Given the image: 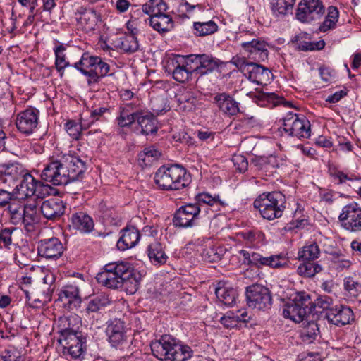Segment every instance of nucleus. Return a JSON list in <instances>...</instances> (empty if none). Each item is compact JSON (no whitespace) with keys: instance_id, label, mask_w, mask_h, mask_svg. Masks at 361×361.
Instances as JSON below:
<instances>
[{"instance_id":"obj_1","label":"nucleus","mask_w":361,"mask_h":361,"mask_svg":"<svg viewBox=\"0 0 361 361\" xmlns=\"http://www.w3.org/2000/svg\"><path fill=\"white\" fill-rule=\"evenodd\" d=\"M195 200V203L181 206L176 212L173 218V224L176 227L188 228L193 226L195 219L199 216L203 205L213 207L216 211H218L220 209V207L227 204L220 198L219 195L212 196L207 192L198 194Z\"/></svg>"},{"instance_id":"obj_46","label":"nucleus","mask_w":361,"mask_h":361,"mask_svg":"<svg viewBox=\"0 0 361 361\" xmlns=\"http://www.w3.org/2000/svg\"><path fill=\"white\" fill-rule=\"evenodd\" d=\"M90 127V123H86V120L81 118L80 124L77 123L74 121H69L66 124V130L68 134L74 140H78L81 130L87 129Z\"/></svg>"},{"instance_id":"obj_54","label":"nucleus","mask_w":361,"mask_h":361,"mask_svg":"<svg viewBox=\"0 0 361 361\" xmlns=\"http://www.w3.org/2000/svg\"><path fill=\"white\" fill-rule=\"evenodd\" d=\"M179 107L183 111H190L195 106V98L190 93L182 94L176 97Z\"/></svg>"},{"instance_id":"obj_47","label":"nucleus","mask_w":361,"mask_h":361,"mask_svg":"<svg viewBox=\"0 0 361 361\" xmlns=\"http://www.w3.org/2000/svg\"><path fill=\"white\" fill-rule=\"evenodd\" d=\"M224 252L225 250L221 247L209 246L203 250L202 257L207 262H215L221 259Z\"/></svg>"},{"instance_id":"obj_22","label":"nucleus","mask_w":361,"mask_h":361,"mask_svg":"<svg viewBox=\"0 0 361 361\" xmlns=\"http://www.w3.org/2000/svg\"><path fill=\"white\" fill-rule=\"evenodd\" d=\"M20 183L13 188L15 197L18 200H25L35 195L36 179L29 173H25L19 180Z\"/></svg>"},{"instance_id":"obj_34","label":"nucleus","mask_w":361,"mask_h":361,"mask_svg":"<svg viewBox=\"0 0 361 361\" xmlns=\"http://www.w3.org/2000/svg\"><path fill=\"white\" fill-rule=\"evenodd\" d=\"M23 224L27 231H32L35 224L40 221L38 209L35 204H28L24 206Z\"/></svg>"},{"instance_id":"obj_35","label":"nucleus","mask_w":361,"mask_h":361,"mask_svg":"<svg viewBox=\"0 0 361 361\" xmlns=\"http://www.w3.org/2000/svg\"><path fill=\"white\" fill-rule=\"evenodd\" d=\"M58 342L63 346V353L66 355V350L68 348H72L74 347H79V345L82 343H86V339L82 336L80 331L75 333H71V334H65L64 336L59 337Z\"/></svg>"},{"instance_id":"obj_42","label":"nucleus","mask_w":361,"mask_h":361,"mask_svg":"<svg viewBox=\"0 0 361 361\" xmlns=\"http://www.w3.org/2000/svg\"><path fill=\"white\" fill-rule=\"evenodd\" d=\"M65 50L66 47L62 44L56 47L54 49L56 68L61 77L63 75L65 68L71 66L70 63L66 60Z\"/></svg>"},{"instance_id":"obj_9","label":"nucleus","mask_w":361,"mask_h":361,"mask_svg":"<svg viewBox=\"0 0 361 361\" xmlns=\"http://www.w3.org/2000/svg\"><path fill=\"white\" fill-rule=\"evenodd\" d=\"M247 304L257 310L269 309L272 298L269 290L259 284H253L246 288Z\"/></svg>"},{"instance_id":"obj_50","label":"nucleus","mask_w":361,"mask_h":361,"mask_svg":"<svg viewBox=\"0 0 361 361\" xmlns=\"http://www.w3.org/2000/svg\"><path fill=\"white\" fill-rule=\"evenodd\" d=\"M24 206L20 204L10 203L8 204V212L10 214L11 221L14 225L23 223L24 214Z\"/></svg>"},{"instance_id":"obj_7","label":"nucleus","mask_w":361,"mask_h":361,"mask_svg":"<svg viewBox=\"0 0 361 361\" xmlns=\"http://www.w3.org/2000/svg\"><path fill=\"white\" fill-rule=\"evenodd\" d=\"M239 253L243 257L244 264L254 266L257 268L269 267L273 269L284 267L288 265V259L283 254L263 256L262 255L247 250H241Z\"/></svg>"},{"instance_id":"obj_39","label":"nucleus","mask_w":361,"mask_h":361,"mask_svg":"<svg viewBox=\"0 0 361 361\" xmlns=\"http://www.w3.org/2000/svg\"><path fill=\"white\" fill-rule=\"evenodd\" d=\"M98 58L99 56H94L90 55L88 53H84L80 61L75 63L73 66L84 75L88 77L90 70L92 69Z\"/></svg>"},{"instance_id":"obj_12","label":"nucleus","mask_w":361,"mask_h":361,"mask_svg":"<svg viewBox=\"0 0 361 361\" xmlns=\"http://www.w3.org/2000/svg\"><path fill=\"white\" fill-rule=\"evenodd\" d=\"M61 164V161L58 159L47 164L41 173V178L55 185H66L75 181Z\"/></svg>"},{"instance_id":"obj_17","label":"nucleus","mask_w":361,"mask_h":361,"mask_svg":"<svg viewBox=\"0 0 361 361\" xmlns=\"http://www.w3.org/2000/svg\"><path fill=\"white\" fill-rule=\"evenodd\" d=\"M241 47L250 58L256 61H264L268 58L267 44L259 37L242 42Z\"/></svg>"},{"instance_id":"obj_19","label":"nucleus","mask_w":361,"mask_h":361,"mask_svg":"<svg viewBox=\"0 0 361 361\" xmlns=\"http://www.w3.org/2000/svg\"><path fill=\"white\" fill-rule=\"evenodd\" d=\"M63 252V246L56 238L44 239L38 245V253L40 256L47 259L59 257Z\"/></svg>"},{"instance_id":"obj_14","label":"nucleus","mask_w":361,"mask_h":361,"mask_svg":"<svg viewBox=\"0 0 361 361\" xmlns=\"http://www.w3.org/2000/svg\"><path fill=\"white\" fill-rule=\"evenodd\" d=\"M39 111L35 108H27L16 115L15 124L18 131L29 135L38 125Z\"/></svg>"},{"instance_id":"obj_58","label":"nucleus","mask_w":361,"mask_h":361,"mask_svg":"<svg viewBox=\"0 0 361 361\" xmlns=\"http://www.w3.org/2000/svg\"><path fill=\"white\" fill-rule=\"evenodd\" d=\"M16 199L13 188L0 186V207L8 205L12 200Z\"/></svg>"},{"instance_id":"obj_60","label":"nucleus","mask_w":361,"mask_h":361,"mask_svg":"<svg viewBox=\"0 0 361 361\" xmlns=\"http://www.w3.org/2000/svg\"><path fill=\"white\" fill-rule=\"evenodd\" d=\"M35 190V191L34 195H35L37 198L43 199L47 195L51 194L52 188L47 184H44L42 182L36 180Z\"/></svg>"},{"instance_id":"obj_48","label":"nucleus","mask_w":361,"mask_h":361,"mask_svg":"<svg viewBox=\"0 0 361 361\" xmlns=\"http://www.w3.org/2000/svg\"><path fill=\"white\" fill-rule=\"evenodd\" d=\"M194 29L195 30V35L198 36H206L212 35L217 31V25L210 20L208 22H195L194 23Z\"/></svg>"},{"instance_id":"obj_25","label":"nucleus","mask_w":361,"mask_h":361,"mask_svg":"<svg viewBox=\"0 0 361 361\" xmlns=\"http://www.w3.org/2000/svg\"><path fill=\"white\" fill-rule=\"evenodd\" d=\"M59 298L65 305H68L70 309L78 307L81 303L79 288L73 284L63 286L61 290Z\"/></svg>"},{"instance_id":"obj_31","label":"nucleus","mask_w":361,"mask_h":361,"mask_svg":"<svg viewBox=\"0 0 361 361\" xmlns=\"http://www.w3.org/2000/svg\"><path fill=\"white\" fill-rule=\"evenodd\" d=\"M149 258L154 264H164L166 262L168 256L165 253L162 245L157 241L150 243L147 248Z\"/></svg>"},{"instance_id":"obj_2","label":"nucleus","mask_w":361,"mask_h":361,"mask_svg":"<svg viewBox=\"0 0 361 361\" xmlns=\"http://www.w3.org/2000/svg\"><path fill=\"white\" fill-rule=\"evenodd\" d=\"M150 346L153 355L161 361H186L193 354L190 347L180 344L169 335L162 336Z\"/></svg>"},{"instance_id":"obj_28","label":"nucleus","mask_w":361,"mask_h":361,"mask_svg":"<svg viewBox=\"0 0 361 361\" xmlns=\"http://www.w3.org/2000/svg\"><path fill=\"white\" fill-rule=\"evenodd\" d=\"M149 25L160 34L170 32L174 27L171 16L166 12L149 17Z\"/></svg>"},{"instance_id":"obj_56","label":"nucleus","mask_w":361,"mask_h":361,"mask_svg":"<svg viewBox=\"0 0 361 361\" xmlns=\"http://www.w3.org/2000/svg\"><path fill=\"white\" fill-rule=\"evenodd\" d=\"M108 303V300L104 296H97L90 300L87 307V312H97Z\"/></svg>"},{"instance_id":"obj_49","label":"nucleus","mask_w":361,"mask_h":361,"mask_svg":"<svg viewBox=\"0 0 361 361\" xmlns=\"http://www.w3.org/2000/svg\"><path fill=\"white\" fill-rule=\"evenodd\" d=\"M140 114V112L136 111L130 113L127 108H123L118 118V124L121 127L129 126L135 121H137Z\"/></svg>"},{"instance_id":"obj_59","label":"nucleus","mask_w":361,"mask_h":361,"mask_svg":"<svg viewBox=\"0 0 361 361\" xmlns=\"http://www.w3.org/2000/svg\"><path fill=\"white\" fill-rule=\"evenodd\" d=\"M255 97L259 102L267 101L268 102L274 103V105L278 104L279 103H280L281 100L283 99V98L279 97L274 92H265L263 91L257 92L255 95Z\"/></svg>"},{"instance_id":"obj_18","label":"nucleus","mask_w":361,"mask_h":361,"mask_svg":"<svg viewBox=\"0 0 361 361\" xmlns=\"http://www.w3.org/2000/svg\"><path fill=\"white\" fill-rule=\"evenodd\" d=\"M326 318L328 321L336 326H344L353 320V312L352 310L344 305H336L329 309L326 313Z\"/></svg>"},{"instance_id":"obj_57","label":"nucleus","mask_w":361,"mask_h":361,"mask_svg":"<svg viewBox=\"0 0 361 361\" xmlns=\"http://www.w3.org/2000/svg\"><path fill=\"white\" fill-rule=\"evenodd\" d=\"M319 333V328L314 322H308L307 325L304 326L302 330V336L304 340H310L315 338Z\"/></svg>"},{"instance_id":"obj_6","label":"nucleus","mask_w":361,"mask_h":361,"mask_svg":"<svg viewBox=\"0 0 361 361\" xmlns=\"http://www.w3.org/2000/svg\"><path fill=\"white\" fill-rule=\"evenodd\" d=\"M314 310L315 305L310 295L305 292H298L284 305L283 314L285 317L300 323L307 319Z\"/></svg>"},{"instance_id":"obj_64","label":"nucleus","mask_w":361,"mask_h":361,"mask_svg":"<svg viewBox=\"0 0 361 361\" xmlns=\"http://www.w3.org/2000/svg\"><path fill=\"white\" fill-rule=\"evenodd\" d=\"M14 228H6L0 232V245L8 247L12 243L11 235Z\"/></svg>"},{"instance_id":"obj_30","label":"nucleus","mask_w":361,"mask_h":361,"mask_svg":"<svg viewBox=\"0 0 361 361\" xmlns=\"http://www.w3.org/2000/svg\"><path fill=\"white\" fill-rule=\"evenodd\" d=\"M110 69L109 65L103 61L102 59L99 57L97 61L93 66L90 73L88 75L87 83L90 86L97 84L99 82V78L106 76Z\"/></svg>"},{"instance_id":"obj_21","label":"nucleus","mask_w":361,"mask_h":361,"mask_svg":"<svg viewBox=\"0 0 361 361\" xmlns=\"http://www.w3.org/2000/svg\"><path fill=\"white\" fill-rule=\"evenodd\" d=\"M168 63V68L172 72L173 79L179 82H186L195 72L193 68L187 67L184 58L180 56L172 59Z\"/></svg>"},{"instance_id":"obj_36","label":"nucleus","mask_w":361,"mask_h":361,"mask_svg":"<svg viewBox=\"0 0 361 361\" xmlns=\"http://www.w3.org/2000/svg\"><path fill=\"white\" fill-rule=\"evenodd\" d=\"M215 293L219 301L227 306H232L238 296L237 290L228 286L216 288Z\"/></svg>"},{"instance_id":"obj_27","label":"nucleus","mask_w":361,"mask_h":361,"mask_svg":"<svg viewBox=\"0 0 361 361\" xmlns=\"http://www.w3.org/2000/svg\"><path fill=\"white\" fill-rule=\"evenodd\" d=\"M71 226L82 233H90L94 228L92 219L83 212H74L70 216Z\"/></svg>"},{"instance_id":"obj_52","label":"nucleus","mask_w":361,"mask_h":361,"mask_svg":"<svg viewBox=\"0 0 361 361\" xmlns=\"http://www.w3.org/2000/svg\"><path fill=\"white\" fill-rule=\"evenodd\" d=\"M120 47L125 52L133 53L139 48L138 41L135 34L128 35L121 39Z\"/></svg>"},{"instance_id":"obj_29","label":"nucleus","mask_w":361,"mask_h":361,"mask_svg":"<svg viewBox=\"0 0 361 361\" xmlns=\"http://www.w3.org/2000/svg\"><path fill=\"white\" fill-rule=\"evenodd\" d=\"M214 101L218 107L227 115L234 116L240 111L238 103L226 93L217 94Z\"/></svg>"},{"instance_id":"obj_33","label":"nucleus","mask_w":361,"mask_h":361,"mask_svg":"<svg viewBox=\"0 0 361 361\" xmlns=\"http://www.w3.org/2000/svg\"><path fill=\"white\" fill-rule=\"evenodd\" d=\"M248 78L258 85L262 84L269 76V71L264 66L256 63L250 62L249 64Z\"/></svg>"},{"instance_id":"obj_24","label":"nucleus","mask_w":361,"mask_h":361,"mask_svg":"<svg viewBox=\"0 0 361 361\" xmlns=\"http://www.w3.org/2000/svg\"><path fill=\"white\" fill-rule=\"evenodd\" d=\"M122 235L117 242L120 250H126L137 245L140 240V233L135 226H126L122 230Z\"/></svg>"},{"instance_id":"obj_53","label":"nucleus","mask_w":361,"mask_h":361,"mask_svg":"<svg viewBox=\"0 0 361 361\" xmlns=\"http://www.w3.org/2000/svg\"><path fill=\"white\" fill-rule=\"evenodd\" d=\"M98 16L93 9L86 11L80 17V22L85 25V29L93 30L97 25Z\"/></svg>"},{"instance_id":"obj_55","label":"nucleus","mask_w":361,"mask_h":361,"mask_svg":"<svg viewBox=\"0 0 361 361\" xmlns=\"http://www.w3.org/2000/svg\"><path fill=\"white\" fill-rule=\"evenodd\" d=\"M298 49L303 51L321 50L325 46V42L323 40L318 42H306L300 41L298 44Z\"/></svg>"},{"instance_id":"obj_51","label":"nucleus","mask_w":361,"mask_h":361,"mask_svg":"<svg viewBox=\"0 0 361 361\" xmlns=\"http://www.w3.org/2000/svg\"><path fill=\"white\" fill-rule=\"evenodd\" d=\"M322 271V267L317 263L312 261H305L298 268V272L307 277L314 276L316 274Z\"/></svg>"},{"instance_id":"obj_13","label":"nucleus","mask_w":361,"mask_h":361,"mask_svg":"<svg viewBox=\"0 0 361 361\" xmlns=\"http://www.w3.org/2000/svg\"><path fill=\"white\" fill-rule=\"evenodd\" d=\"M25 171L18 162H6L0 164V186L13 188Z\"/></svg>"},{"instance_id":"obj_23","label":"nucleus","mask_w":361,"mask_h":361,"mask_svg":"<svg viewBox=\"0 0 361 361\" xmlns=\"http://www.w3.org/2000/svg\"><path fill=\"white\" fill-rule=\"evenodd\" d=\"M106 334L113 347L122 345L126 339L124 322L120 319L111 321L106 329Z\"/></svg>"},{"instance_id":"obj_41","label":"nucleus","mask_w":361,"mask_h":361,"mask_svg":"<svg viewBox=\"0 0 361 361\" xmlns=\"http://www.w3.org/2000/svg\"><path fill=\"white\" fill-rule=\"evenodd\" d=\"M167 9L168 6L163 0H149L142 5V11L150 17L165 13Z\"/></svg>"},{"instance_id":"obj_16","label":"nucleus","mask_w":361,"mask_h":361,"mask_svg":"<svg viewBox=\"0 0 361 361\" xmlns=\"http://www.w3.org/2000/svg\"><path fill=\"white\" fill-rule=\"evenodd\" d=\"M59 160L65 170H67L72 180H78L82 178L86 170V164L79 157L68 154H63Z\"/></svg>"},{"instance_id":"obj_43","label":"nucleus","mask_w":361,"mask_h":361,"mask_svg":"<svg viewBox=\"0 0 361 361\" xmlns=\"http://www.w3.org/2000/svg\"><path fill=\"white\" fill-rule=\"evenodd\" d=\"M320 250L319 246L315 243L305 245L302 250L298 252V259L300 260L313 261L319 255Z\"/></svg>"},{"instance_id":"obj_37","label":"nucleus","mask_w":361,"mask_h":361,"mask_svg":"<svg viewBox=\"0 0 361 361\" xmlns=\"http://www.w3.org/2000/svg\"><path fill=\"white\" fill-rule=\"evenodd\" d=\"M161 155V152L154 146L145 147L138 154V161L142 166H150L157 161Z\"/></svg>"},{"instance_id":"obj_45","label":"nucleus","mask_w":361,"mask_h":361,"mask_svg":"<svg viewBox=\"0 0 361 361\" xmlns=\"http://www.w3.org/2000/svg\"><path fill=\"white\" fill-rule=\"evenodd\" d=\"M338 11L336 7L330 6L328 8V13L322 24L319 26V30L325 32L334 28L338 18Z\"/></svg>"},{"instance_id":"obj_26","label":"nucleus","mask_w":361,"mask_h":361,"mask_svg":"<svg viewBox=\"0 0 361 361\" xmlns=\"http://www.w3.org/2000/svg\"><path fill=\"white\" fill-rule=\"evenodd\" d=\"M253 163L262 174L270 176L276 172V169L282 164V160L275 156L262 157L257 158Z\"/></svg>"},{"instance_id":"obj_5","label":"nucleus","mask_w":361,"mask_h":361,"mask_svg":"<svg viewBox=\"0 0 361 361\" xmlns=\"http://www.w3.org/2000/svg\"><path fill=\"white\" fill-rule=\"evenodd\" d=\"M130 274V264L127 262L117 261L104 266L96 276L97 282L111 289L121 288L123 281Z\"/></svg>"},{"instance_id":"obj_20","label":"nucleus","mask_w":361,"mask_h":361,"mask_svg":"<svg viewBox=\"0 0 361 361\" xmlns=\"http://www.w3.org/2000/svg\"><path fill=\"white\" fill-rule=\"evenodd\" d=\"M66 206L63 200L58 197H52L42 202L40 210L44 218L56 220L65 212Z\"/></svg>"},{"instance_id":"obj_61","label":"nucleus","mask_w":361,"mask_h":361,"mask_svg":"<svg viewBox=\"0 0 361 361\" xmlns=\"http://www.w3.org/2000/svg\"><path fill=\"white\" fill-rule=\"evenodd\" d=\"M220 322L226 328H233L237 326L238 322H247V320L240 318L238 314L233 316L227 314L222 317Z\"/></svg>"},{"instance_id":"obj_63","label":"nucleus","mask_w":361,"mask_h":361,"mask_svg":"<svg viewBox=\"0 0 361 361\" xmlns=\"http://www.w3.org/2000/svg\"><path fill=\"white\" fill-rule=\"evenodd\" d=\"M345 289L353 296L357 295L361 289V284L355 281L353 278H347L344 282Z\"/></svg>"},{"instance_id":"obj_44","label":"nucleus","mask_w":361,"mask_h":361,"mask_svg":"<svg viewBox=\"0 0 361 361\" xmlns=\"http://www.w3.org/2000/svg\"><path fill=\"white\" fill-rule=\"evenodd\" d=\"M140 279V277L137 276L133 268L130 265V274L125 277L121 288H123L129 294H133L139 288Z\"/></svg>"},{"instance_id":"obj_4","label":"nucleus","mask_w":361,"mask_h":361,"mask_svg":"<svg viewBox=\"0 0 361 361\" xmlns=\"http://www.w3.org/2000/svg\"><path fill=\"white\" fill-rule=\"evenodd\" d=\"M286 203V197L283 193L273 191L259 195L254 201L253 206L264 219L271 221L281 217Z\"/></svg>"},{"instance_id":"obj_11","label":"nucleus","mask_w":361,"mask_h":361,"mask_svg":"<svg viewBox=\"0 0 361 361\" xmlns=\"http://www.w3.org/2000/svg\"><path fill=\"white\" fill-rule=\"evenodd\" d=\"M341 226L350 231L356 232L361 230V207L355 202L344 206L338 216Z\"/></svg>"},{"instance_id":"obj_38","label":"nucleus","mask_w":361,"mask_h":361,"mask_svg":"<svg viewBox=\"0 0 361 361\" xmlns=\"http://www.w3.org/2000/svg\"><path fill=\"white\" fill-rule=\"evenodd\" d=\"M78 320V318L75 316L71 317H61L58 321V327L59 328V333L60 334L59 337L64 336L65 334H71V333H75L78 331L77 329L78 326H75V322Z\"/></svg>"},{"instance_id":"obj_32","label":"nucleus","mask_w":361,"mask_h":361,"mask_svg":"<svg viewBox=\"0 0 361 361\" xmlns=\"http://www.w3.org/2000/svg\"><path fill=\"white\" fill-rule=\"evenodd\" d=\"M137 123L141 128L142 133L147 135L156 133L159 128L157 118L148 114L140 112Z\"/></svg>"},{"instance_id":"obj_62","label":"nucleus","mask_w":361,"mask_h":361,"mask_svg":"<svg viewBox=\"0 0 361 361\" xmlns=\"http://www.w3.org/2000/svg\"><path fill=\"white\" fill-rule=\"evenodd\" d=\"M79 347L73 346L72 348L66 350V354L69 355L73 359H80L83 357L86 351V343H82L78 345Z\"/></svg>"},{"instance_id":"obj_10","label":"nucleus","mask_w":361,"mask_h":361,"mask_svg":"<svg viewBox=\"0 0 361 361\" xmlns=\"http://www.w3.org/2000/svg\"><path fill=\"white\" fill-rule=\"evenodd\" d=\"M324 11L320 0H303L298 6L296 18L300 22L310 23L320 19Z\"/></svg>"},{"instance_id":"obj_3","label":"nucleus","mask_w":361,"mask_h":361,"mask_svg":"<svg viewBox=\"0 0 361 361\" xmlns=\"http://www.w3.org/2000/svg\"><path fill=\"white\" fill-rule=\"evenodd\" d=\"M154 182L164 190H178L187 187L191 180L186 170L179 165L162 166L154 174Z\"/></svg>"},{"instance_id":"obj_8","label":"nucleus","mask_w":361,"mask_h":361,"mask_svg":"<svg viewBox=\"0 0 361 361\" xmlns=\"http://www.w3.org/2000/svg\"><path fill=\"white\" fill-rule=\"evenodd\" d=\"M283 130L289 135L298 138L310 137V123L307 118L301 115L289 112L283 119Z\"/></svg>"},{"instance_id":"obj_15","label":"nucleus","mask_w":361,"mask_h":361,"mask_svg":"<svg viewBox=\"0 0 361 361\" xmlns=\"http://www.w3.org/2000/svg\"><path fill=\"white\" fill-rule=\"evenodd\" d=\"M187 60L196 64L194 71L201 75L212 73L219 66V59L205 54L188 55Z\"/></svg>"},{"instance_id":"obj_40","label":"nucleus","mask_w":361,"mask_h":361,"mask_svg":"<svg viewBox=\"0 0 361 361\" xmlns=\"http://www.w3.org/2000/svg\"><path fill=\"white\" fill-rule=\"evenodd\" d=\"M295 0H274L271 10L276 17L286 16L292 13Z\"/></svg>"}]
</instances>
